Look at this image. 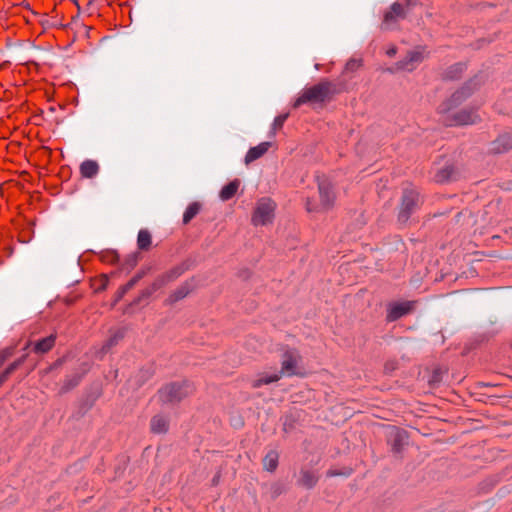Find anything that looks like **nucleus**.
I'll use <instances>...</instances> for the list:
<instances>
[{
  "instance_id": "obj_1",
  "label": "nucleus",
  "mask_w": 512,
  "mask_h": 512,
  "mask_svg": "<svg viewBox=\"0 0 512 512\" xmlns=\"http://www.w3.org/2000/svg\"><path fill=\"white\" fill-rule=\"evenodd\" d=\"M299 361H300V355L295 349H289L284 352L282 356V369L279 373H272V374H262L260 375L253 383L254 387H260L262 385H267L272 382H276L281 378V375H298L300 374L299 369Z\"/></svg>"
},
{
  "instance_id": "obj_2",
  "label": "nucleus",
  "mask_w": 512,
  "mask_h": 512,
  "mask_svg": "<svg viewBox=\"0 0 512 512\" xmlns=\"http://www.w3.org/2000/svg\"><path fill=\"white\" fill-rule=\"evenodd\" d=\"M336 92L334 85L331 82L323 81L310 88L305 89L300 96L295 100L293 106L300 107L309 102H323L331 93Z\"/></svg>"
},
{
  "instance_id": "obj_3",
  "label": "nucleus",
  "mask_w": 512,
  "mask_h": 512,
  "mask_svg": "<svg viewBox=\"0 0 512 512\" xmlns=\"http://www.w3.org/2000/svg\"><path fill=\"white\" fill-rule=\"evenodd\" d=\"M192 391V386L187 381L175 382L162 387L158 396L163 403H175L181 401Z\"/></svg>"
},
{
  "instance_id": "obj_4",
  "label": "nucleus",
  "mask_w": 512,
  "mask_h": 512,
  "mask_svg": "<svg viewBox=\"0 0 512 512\" xmlns=\"http://www.w3.org/2000/svg\"><path fill=\"white\" fill-rule=\"evenodd\" d=\"M275 203L269 198H262L257 202V206L252 216V222L255 226L267 225L274 218Z\"/></svg>"
},
{
  "instance_id": "obj_5",
  "label": "nucleus",
  "mask_w": 512,
  "mask_h": 512,
  "mask_svg": "<svg viewBox=\"0 0 512 512\" xmlns=\"http://www.w3.org/2000/svg\"><path fill=\"white\" fill-rule=\"evenodd\" d=\"M419 203V194L413 188H407L403 192L401 208L398 219L401 223L408 221L410 215L415 211Z\"/></svg>"
},
{
  "instance_id": "obj_6",
  "label": "nucleus",
  "mask_w": 512,
  "mask_h": 512,
  "mask_svg": "<svg viewBox=\"0 0 512 512\" xmlns=\"http://www.w3.org/2000/svg\"><path fill=\"white\" fill-rule=\"evenodd\" d=\"M385 436L391 448H404L410 445V437L405 429L389 426L385 429Z\"/></svg>"
},
{
  "instance_id": "obj_7",
  "label": "nucleus",
  "mask_w": 512,
  "mask_h": 512,
  "mask_svg": "<svg viewBox=\"0 0 512 512\" xmlns=\"http://www.w3.org/2000/svg\"><path fill=\"white\" fill-rule=\"evenodd\" d=\"M479 119V116L474 111L462 110L453 115L443 117V122L446 125H468L474 124Z\"/></svg>"
},
{
  "instance_id": "obj_8",
  "label": "nucleus",
  "mask_w": 512,
  "mask_h": 512,
  "mask_svg": "<svg viewBox=\"0 0 512 512\" xmlns=\"http://www.w3.org/2000/svg\"><path fill=\"white\" fill-rule=\"evenodd\" d=\"M425 55H424V49L423 48H416L412 51H410L407 56L397 63V70H405V71H413L420 63L423 61Z\"/></svg>"
},
{
  "instance_id": "obj_9",
  "label": "nucleus",
  "mask_w": 512,
  "mask_h": 512,
  "mask_svg": "<svg viewBox=\"0 0 512 512\" xmlns=\"http://www.w3.org/2000/svg\"><path fill=\"white\" fill-rule=\"evenodd\" d=\"M318 189L321 201V209H328L333 204L335 198L331 183L324 177L318 178Z\"/></svg>"
},
{
  "instance_id": "obj_10",
  "label": "nucleus",
  "mask_w": 512,
  "mask_h": 512,
  "mask_svg": "<svg viewBox=\"0 0 512 512\" xmlns=\"http://www.w3.org/2000/svg\"><path fill=\"white\" fill-rule=\"evenodd\" d=\"M412 308L413 302L410 301L393 303L388 308L387 319L389 321H395L409 313Z\"/></svg>"
},
{
  "instance_id": "obj_11",
  "label": "nucleus",
  "mask_w": 512,
  "mask_h": 512,
  "mask_svg": "<svg viewBox=\"0 0 512 512\" xmlns=\"http://www.w3.org/2000/svg\"><path fill=\"white\" fill-rule=\"evenodd\" d=\"M404 8L399 3H394L390 10L387 11L384 15L383 28L384 29H392L393 25L398 21V19L404 18Z\"/></svg>"
},
{
  "instance_id": "obj_12",
  "label": "nucleus",
  "mask_w": 512,
  "mask_h": 512,
  "mask_svg": "<svg viewBox=\"0 0 512 512\" xmlns=\"http://www.w3.org/2000/svg\"><path fill=\"white\" fill-rule=\"evenodd\" d=\"M470 93V87H463L461 90L454 93L451 99H449L447 102L442 103L439 106V113L443 115L447 114L453 106L459 104L463 99L470 95Z\"/></svg>"
},
{
  "instance_id": "obj_13",
  "label": "nucleus",
  "mask_w": 512,
  "mask_h": 512,
  "mask_svg": "<svg viewBox=\"0 0 512 512\" xmlns=\"http://www.w3.org/2000/svg\"><path fill=\"white\" fill-rule=\"evenodd\" d=\"M270 146H271L270 142H262L259 145L250 148L245 156V163L249 164V163L257 160L258 158H260L262 155H264L268 151Z\"/></svg>"
},
{
  "instance_id": "obj_14",
  "label": "nucleus",
  "mask_w": 512,
  "mask_h": 512,
  "mask_svg": "<svg viewBox=\"0 0 512 512\" xmlns=\"http://www.w3.org/2000/svg\"><path fill=\"white\" fill-rule=\"evenodd\" d=\"M151 431L155 434H162L168 430L169 427V419L167 416L163 414L155 415L151 419Z\"/></svg>"
},
{
  "instance_id": "obj_15",
  "label": "nucleus",
  "mask_w": 512,
  "mask_h": 512,
  "mask_svg": "<svg viewBox=\"0 0 512 512\" xmlns=\"http://www.w3.org/2000/svg\"><path fill=\"white\" fill-rule=\"evenodd\" d=\"M300 474L301 476L298 480L299 485L311 489L317 484L319 477L314 472L302 470Z\"/></svg>"
},
{
  "instance_id": "obj_16",
  "label": "nucleus",
  "mask_w": 512,
  "mask_h": 512,
  "mask_svg": "<svg viewBox=\"0 0 512 512\" xmlns=\"http://www.w3.org/2000/svg\"><path fill=\"white\" fill-rule=\"evenodd\" d=\"M55 339H56L55 335H49V336L37 341L34 344V348H33L34 352L38 353V354H43V353L48 352L54 346Z\"/></svg>"
},
{
  "instance_id": "obj_17",
  "label": "nucleus",
  "mask_w": 512,
  "mask_h": 512,
  "mask_svg": "<svg viewBox=\"0 0 512 512\" xmlns=\"http://www.w3.org/2000/svg\"><path fill=\"white\" fill-rule=\"evenodd\" d=\"M80 172L85 178H93L99 172V165L96 161L86 160L80 165Z\"/></svg>"
},
{
  "instance_id": "obj_18",
  "label": "nucleus",
  "mask_w": 512,
  "mask_h": 512,
  "mask_svg": "<svg viewBox=\"0 0 512 512\" xmlns=\"http://www.w3.org/2000/svg\"><path fill=\"white\" fill-rule=\"evenodd\" d=\"M240 186V181L238 179H235L225 185L221 191H220V198L223 201L230 200L237 192L238 188Z\"/></svg>"
},
{
  "instance_id": "obj_19",
  "label": "nucleus",
  "mask_w": 512,
  "mask_h": 512,
  "mask_svg": "<svg viewBox=\"0 0 512 512\" xmlns=\"http://www.w3.org/2000/svg\"><path fill=\"white\" fill-rule=\"evenodd\" d=\"M279 461V454L277 450H269L266 456L263 458L264 469L273 472L276 470Z\"/></svg>"
},
{
  "instance_id": "obj_20",
  "label": "nucleus",
  "mask_w": 512,
  "mask_h": 512,
  "mask_svg": "<svg viewBox=\"0 0 512 512\" xmlns=\"http://www.w3.org/2000/svg\"><path fill=\"white\" fill-rule=\"evenodd\" d=\"M510 148H512V137L509 135H502L494 142L492 150L496 153H503Z\"/></svg>"
},
{
  "instance_id": "obj_21",
  "label": "nucleus",
  "mask_w": 512,
  "mask_h": 512,
  "mask_svg": "<svg viewBox=\"0 0 512 512\" xmlns=\"http://www.w3.org/2000/svg\"><path fill=\"white\" fill-rule=\"evenodd\" d=\"M26 359V355L20 357L19 359L15 360L13 363H11L1 374H0V381L4 383L8 377L19 367L21 366Z\"/></svg>"
},
{
  "instance_id": "obj_22",
  "label": "nucleus",
  "mask_w": 512,
  "mask_h": 512,
  "mask_svg": "<svg viewBox=\"0 0 512 512\" xmlns=\"http://www.w3.org/2000/svg\"><path fill=\"white\" fill-rule=\"evenodd\" d=\"M123 337V333L122 332H117L115 333L113 336H111L107 341L106 343L102 346L100 352H99V356L98 358H102L104 354H106L114 345L117 344V342L119 341V339H121Z\"/></svg>"
},
{
  "instance_id": "obj_23",
  "label": "nucleus",
  "mask_w": 512,
  "mask_h": 512,
  "mask_svg": "<svg viewBox=\"0 0 512 512\" xmlns=\"http://www.w3.org/2000/svg\"><path fill=\"white\" fill-rule=\"evenodd\" d=\"M137 244L139 249L147 250L151 244V234L149 231L142 229L138 233Z\"/></svg>"
},
{
  "instance_id": "obj_24",
  "label": "nucleus",
  "mask_w": 512,
  "mask_h": 512,
  "mask_svg": "<svg viewBox=\"0 0 512 512\" xmlns=\"http://www.w3.org/2000/svg\"><path fill=\"white\" fill-rule=\"evenodd\" d=\"M200 211V204L197 202L191 203L184 212L183 223H189Z\"/></svg>"
},
{
  "instance_id": "obj_25",
  "label": "nucleus",
  "mask_w": 512,
  "mask_h": 512,
  "mask_svg": "<svg viewBox=\"0 0 512 512\" xmlns=\"http://www.w3.org/2000/svg\"><path fill=\"white\" fill-rule=\"evenodd\" d=\"M287 118H288V114H282V115L277 116L274 119L273 124H272V131H271L272 135H274L277 130L282 128V126L284 125V122L286 121Z\"/></svg>"
},
{
  "instance_id": "obj_26",
  "label": "nucleus",
  "mask_w": 512,
  "mask_h": 512,
  "mask_svg": "<svg viewBox=\"0 0 512 512\" xmlns=\"http://www.w3.org/2000/svg\"><path fill=\"white\" fill-rule=\"evenodd\" d=\"M352 473L351 468H344L342 470L338 469H329L327 471L328 477H334V476H349Z\"/></svg>"
},
{
  "instance_id": "obj_27",
  "label": "nucleus",
  "mask_w": 512,
  "mask_h": 512,
  "mask_svg": "<svg viewBox=\"0 0 512 512\" xmlns=\"http://www.w3.org/2000/svg\"><path fill=\"white\" fill-rule=\"evenodd\" d=\"M284 491V487L281 483H274L270 487V493L272 498H276L281 495Z\"/></svg>"
},
{
  "instance_id": "obj_28",
  "label": "nucleus",
  "mask_w": 512,
  "mask_h": 512,
  "mask_svg": "<svg viewBox=\"0 0 512 512\" xmlns=\"http://www.w3.org/2000/svg\"><path fill=\"white\" fill-rule=\"evenodd\" d=\"M361 66V61L357 59H351L346 63L345 70L346 71H355Z\"/></svg>"
},
{
  "instance_id": "obj_29",
  "label": "nucleus",
  "mask_w": 512,
  "mask_h": 512,
  "mask_svg": "<svg viewBox=\"0 0 512 512\" xmlns=\"http://www.w3.org/2000/svg\"><path fill=\"white\" fill-rule=\"evenodd\" d=\"M187 294L188 290L186 289V287H182L174 293L173 298L175 301H177L179 299L184 298Z\"/></svg>"
},
{
  "instance_id": "obj_30",
  "label": "nucleus",
  "mask_w": 512,
  "mask_h": 512,
  "mask_svg": "<svg viewBox=\"0 0 512 512\" xmlns=\"http://www.w3.org/2000/svg\"><path fill=\"white\" fill-rule=\"evenodd\" d=\"M231 425L235 428H240L243 426V420L240 417H233L231 419Z\"/></svg>"
},
{
  "instance_id": "obj_31",
  "label": "nucleus",
  "mask_w": 512,
  "mask_h": 512,
  "mask_svg": "<svg viewBox=\"0 0 512 512\" xmlns=\"http://www.w3.org/2000/svg\"><path fill=\"white\" fill-rule=\"evenodd\" d=\"M78 379H74V380H69L66 384H65V389L68 390V389H71L72 387L76 386L78 384Z\"/></svg>"
},
{
  "instance_id": "obj_32",
  "label": "nucleus",
  "mask_w": 512,
  "mask_h": 512,
  "mask_svg": "<svg viewBox=\"0 0 512 512\" xmlns=\"http://www.w3.org/2000/svg\"><path fill=\"white\" fill-rule=\"evenodd\" d=\"M306 208L309 212H312V211H317V207L311 202V201H307L306 203Z\"/></svg>"
},
{
  "instance_id": "obj_33",
  "label": "nucleus",
  "mask_w": 512,
  "mask_h": 512,
  "mask_svg": "<svg viewBox=\"0 0 512 512\" xmlns=\"http://www.w3.org/2000/svg\"><path fill=\"white\" fill-rule=\"evenodd\" d=\"M386 53H387V55H388V56H390V57L394 56V55L396 54V47H394V46H393V47H390V48L387 50V52H386Z\"/></svg>"
},
{
  "instance_id": "obj_34",
  "label": "nucleus",
  "mask_w": 512,
  "mask_h": 512,
  "mask_svg": "<svg viewBox=\"0 0 512 512\" xmlns=\"http://www.w3.org/2000/svg\"><path fill=\"white\" fill-rule=\"evenodd\" d=\"M135 283H136V279H132V280H130V281L127 283V285H126L125 289H130V288H131Z\"/></svg>"
},
{
  "instance_id": "obj_35",
  "label": "nucleus",
  "mask_w": 512,
  "mask_h": 512,
  "mask_svg": "<svg viewBox=\"0 0 512 512\" xmlns=\"http://www.w3.org/2000/svg\"><path fill=\"white\" fill-rule=\"evenodd\" d=\"M181 274V270L180 269H177L175 271L172 272V275L170 277H177L178 275Z\"/></svg>"
},
{
  "instance_id": "obj_36",
  "label": "nucleus",
  "mask_w": 512,
  "mask_h": 512,
  "mask_svg": "<svg viewBox=\"0 0 512 512\" xmlns=\"http://www.w3.org/2000/svg\"><path fill=\"white\" fill-rule=\"evenodd\" d=\"M7 356L5 354H0V366L5 362Z\"/></svg>"
},
{
  "instance_id": "obj_37",
  "label": "nucleus",
  "mask_w": 512,
  "mask_h": 512,
  "mask_svg": "<svg viewBox=\"0 0 512 512\" xmlns=\"http://www.w3.org/2000/svg\"><path fill=\"white\" fill-rule=\"evenodd\" d=\"M7 356L5 354H0V366L5 362Z\"/></svg>"
},
{
  "instance_id": "obj_38",
  "label": "nucleus",
  "mask_w": 512,
  "mask_h": 512,
  "mask_svg": "<svg viewBox=\"0 0 512 512\" xmlns=\"http://www.w3.org/2000/svg\"><path fill=\"white\" fill-rule=\"evenodd\" d=\"M417 1L418 0H406V3H407L408 6H413V5L416 4Z\"/></svg>"
},
{
  "instance_id": "obj_39",
  "label": "nucleus",
  "mask_w": 512,
  "mask_h": 512,
  "mask_svg": "<svg viewBox=\"0 0 512 512\" xmlns=\"http://www.w3.org/2000/svg\"><path fill=\"white\" fill-rule=\"evenodd\" d=\"M152 291H147L144 293V296L148 297L151 294Z\"/></svg>"
},
{
  "instance_id": "obj_40",
  "label": "nucleus",
  "mask_w": 512,
  "mask_h": 512,
  "mask_svg": "<svg viewBox=\"0 0 512 512\" xmlns=\"http://www.w3.org/2000/svg\"><path fill=\"white\" fill-rule=\"evenodd\" d=\"M157 287H158V285H157V284H154V285H153V287H152V291L156 290V289H157Z\"/></svg>"
},
{
  "instance_id": "obj_41",
  "label": "nucleus",
  "mask_w": 512,
  "mask_h": 512,
  "mask_svg": "<svg viewBox=\"0 0 512 512\" xmlns=\"http://www.w3.org/2000/svg\"><path fill=\"white\" fill-rule=\"evenodd\" d=\"M319 67H320V65H319V64H315V68H316L317 70H319Z\"/></svg>"
},
{
  "instance_id": "obj_42",
  "label": "nucleus",
  "mask_w": 512,
  "mask_h": 512,
  "mask_svg": "<svg viewBox=\"0 0 512 512\" xmlns=\"http://www.w3.org/2000/svg\"><path fill=\"white\" fill-rule=\"evenodd\" d=\"M456 69H461V64L456 65Z\"/></svg>"
},
{
  "instance_id": "obj_43",
  "label": "nucleus",
  "mask_w": 512,
  "mask_h": 512,
  "mask_svg": "<svg viewBox=\"0 0 512 512\" xmlns=\"http://www.w3.org/2000/svg\"><path fill=\"white\" fill-rule=\"evenodd\" d=\"M443 179H444V177L438 176V181H441Z\"/></svg>"
},
{
  "instance_id": "obj_44",
  "label": "nucleus",
  "mask_w": 512,
  "mask_h": 512,
  "mask_svg": "<svg viewBox=\"0 0 512 512\" xmlns=\"http://www.w3.org/2000/svg\"><path fill=\"white\" fill-rule=\"evenodd\" d=\"M2 384H3V383H2V381H0V386H1Z\"/></svg>"
}]
</instances>
